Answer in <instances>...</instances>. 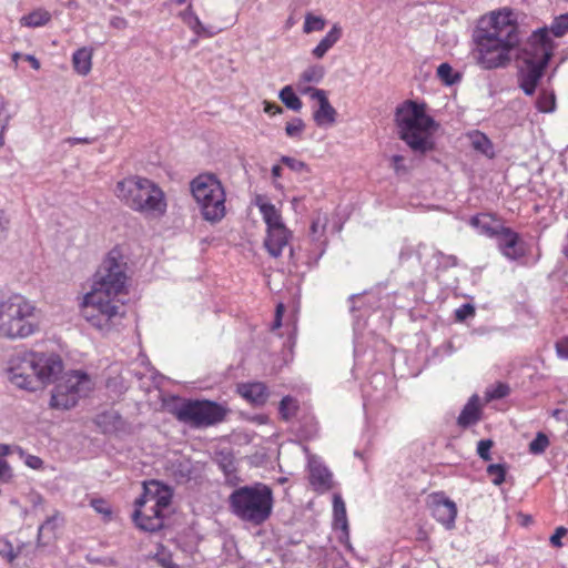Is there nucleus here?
<instances>
[{
  "mask_svg": "<svg viewBox=\"0 0 568 568\" xmlns=\"http://www.w3.org/2000/svg\"><path fill=\"white\" fill-rule=\"evenodd\" d=\"M328 223L326 214L317 213L311 224V245L313 246L312 254L307 257L305 263H316L325 252L326 239L325 230Z\"/></svg>",
  "mask_w": 568,
  "mask_h": 568,
  "instance_id": "17",
  "label": "nucleus"
},
{
  "mask_svg": "<svg viewBox=\"0 0 568 568\" xmlns=\"http://www.w3.org/2000/svg\"><path fill=\"white\" fill-rule=\"evenodd\" d=\"M272 178L274 179V185L277 187L275 180L280 179L282 176V168L278 164H275L272 166Z\"/></svg>",
  "mask_w": 568,
  "mask_h": 568,
  "instance_id": "60",
  "label": "nucleus"
},
{
  "mask_svg": "<svg viewBox=\"0 0 568 568\" xmlns=\"http://www.w3.org/2000/svg\"><path fill=\"white\" fill-rule=\"evenodd\" d=\"M493 447V440L490 439H481L477 444V454L478 456L484 459L485 462H488L491 459L490 449Z\"/></svg>",
  "mask_w": 568,
  "mask_h": 568,
  "instance_id": "43",
  "label": "nucleus"
},
{
  "mask_svg": "<svg viewBox=\"0 0 568 568\" xmlns=\"http://www.w3.org/2000/svg\"><path fill=\"white\" fill-rule=\"evenodd\" d=\"M281 162L293 172L310 173L308 165L305 162L297 160L295 158L283 155L281 158Z\"/></svg>",
  "mask_w": 568,
  "mask_h": 568,
  "instance_id": "41",
  "label": "nucleus"
},
{
  "mask_svg": "<svg viewBox=\"0 0 568 568\" xmlns=\"http://www.w3.org/2000/svg\"><path fill=\"white\" fill-rule=\"evenodd\" d=\"M7 103L3 98L0 97V121L9 120V115L6 112Z\"/></svg>",
  "mask_w": 568,
  "mask_h": 568,
  "instance_id": "61",
  "label": "nucleus"
},
{
  "mask_svg": "<svg viewBox=\"0 0 568 568\" xmlns=\"http://www.w3.org/2000/svg\"><path fill=\"white\" fill-rule=\"evenodd\" d=\"M62 371L63 362L59 355L26 349L9 357L6 375L14 387L34 393L55 382Z\"/></svg>",
  "mask_w": 568,
  "mask_h": 568,
  "instance_id": "3",
  "label": "nucleus"
},
{
  "mask_svg": "<svg viewBox=\"0 0 568 568\" xmlns=\"http://www.w3.org/2000/svg\"><path fill=\"white\" fill-rule=\"evenodd\" d=\"M24 60L28 61L30 63V65L34 69V70H39L40 69V61L32 54H26L24 57Z\"/></svg>",
  "mask_w": 568,
  "mask_h": 568,
  "instance_id": "59",
  "label": "nucleus"
},
{
  "mask_svg": "<svg viewBox=\"0 0 568 568\" xmlns=\"http://www.w3.org/2000/svg\"><path fill=\"white\" fill-rule=\"evenodd\" d=\"M136 362H139L141 365H143L145 367L146 372H151L150 362L145 355L140 354V356L136 358Z\"/></svg>",
  "mask_w": 568,
  "mask_h": 568,
  "instance_id": "62",
  "label": "nucleus"
},
{
  "mask_svg": "<svg viewBox=\"0 0 568 568\" xmlns=\"http://www.w3.org/2000/svg\"><path fill=\"white\" fill-rule=\"evenodd\" d=\"M297 410V402L291 396H285L280 403V414L285 419L292 418Z\"/></svg>",
  "mask_w": 568,
  "mask_h": 568,
  "instance_id": "37",
  "label": "nucleus"
},
{
  "mask_svg": "<svg viewBox=\"0 0 568 568\" xmlns=\"http://www.w3.org/2000/svg\"><path fill=\"white\" fill-rule=\"evenodd\" d=\"M9 120H2L0 121V148L3 145V131L8 124Z\"/></svg>",
  "mask_w": 568,
  "mask_h": 568,
  "instance_id": "63",
  "label": "nucleus"
},
{
  "mask_svg": "<svg viewBox=\"0 0 568 568\" xmlns=\"http://www.w3.org/2000/svg\"><path fill=\"white\" fill-rule=\"evenodd\" d=\"M469 224L476 229L479 234L490 239H495L499 229L503 226L488 214H478L473 216Z\"/></svg>",
  "mask_w": 568,
  "mask_h": 568,
  "instance_id": "25",
  "label": "nucleus"
},
{
  "mask_svg": "<svg viewBox=\"0 0 568 568\" xmlns=\"http://www.w3.org/2000/svg\"><path fill=\"white\" fill-rule=\"evenodd\" d=\"M190 190L205 221L216 223L225 216L226 193L215 174H199L191 181Z\"/></svg>",
  "mask_w": 568,
  "mask_h": 568,
  "instance_id": "10",
  "label": "nucleus"
},
{
  "mask_svg": "<svg viewBox=\"0 0 568 568\" xmlns=\"http://www.w3.org/2000/svg\"><path fill=\"white\" fill-rule=\"evenodd\" d=\"M568 530L560 526L558 528H556L554 535L550 537V544L554 546V547H561L562 546V542H561V538L565 537L567 535Z\"/></svg>",
  "mask_w": 568,
  "mask_h": 568,
  "instance_id": "48",
  "label": "nucleus"
},
{
  "mask_svg": "<svg viewBox=\"0 0 568 568\" xmlns=\"http://www.w3.org/2000/svg\"><path fill=\"white\" fill-rule=\"evenodd\" d=\"M126 262L119 247L112 248L93 275L91 290L80 302L81 317L102 335L119 331L125 306L119 296L125 293Z\"/></svg>",
  "mask_w": 568,
  "mask_h": 568,
  "instance_id": "1",
  "label": "nucleus"
},
{
  "mask_svg": "<svg viewBox=\"0 0 568 568\" xmlns=\"http://www.w3.org/2000/svg\"><path fill=\"white\" fill-rule=\"evenodd\" d=\"M0 556L6 558L9 562H12L18 556L11 542L7 539H0Z\"/></svg>",
  "mask_w": 568,
  "mask_h": 568,
  "instance_id": "44",
  "label": "nucleus"
},
{
  "mask_svg": "<svg viewBox=\"0 0 568 568\" xmlns=\"http://www.w3.org/2000/svg\"><path fill=\"white\" fill-rule=\"evenodd\" d=\"M556 352L558 357L568 359V336L556 343Z\"/></svg>",
  "mask_w": 568,
  "mask_h": 568,
  "instance_id": "50",
  "label": "nucleus"
},
{
  "mask_svg": "<svg viewBox=\"0 0 568 568\" xmlns=\"http://www.w3.org/2000/svg\"><path fill=\"white\" fill-rule=\"evenodd\" d=\"M239 394L248 403L260 406L268 398V390L261 382L241 384L237 387Z\"/></svg>",
  "mask_w": 568,
  "mask_h": 568,
  "instance_id": "20",
  "label": "nucleus"
},
{
  "mask_svg": "<svg viewBox=\"0 0 568 568\" xmlns=\"http://www.w3.org/2000/svg\"><path fill=\"white\" fill-rule=\"evenodd\" d=\"M9 221L7 220L3 212L0 211V237H2L8 229Z\"/></svg>",
  "mask_w": 568,
  "mask_h": 568,
  "instance_id": "58",
  "label": "nucleus"
},
{
  "mask_svg": "<svg viewBox=\"0 0 568 568\" xmlns=\"http://www.w3.org/2000/svg\"><path fill=\"white\" fill-rule=\"evenodd\" d=\"M283 313H284V305L278 304L276 306L275 318L272 324V329H277L278 327H281Z\"/></svg>",
  "mask_w": 568,
  "mask_h": 568,
  "instance_id": "55",
  "label": "nucleus"
},
{
  "mask_svg": "<svg viewBox=\"0 0 568 568\" xmlns=\"http://www.w3.org/2000/svg\"><path fill=\"white\" fill-rule=\"evenodd\" d=\"M175 416L192 427H206L224 419L225 409L209 400H187L175 408Z\"/></svg>",
  "mask_w": 568,
  "mask_h": 568,
  "instance_id": "13",
  "label": "nucleus"
},
{
  "mask_svg": "<svg viewBox=\"0 0 568 568\" xmlns=\"http://www.w3.org/2000/svg\"><path fill=\"white\" fill-rule=\"evenodd\" d=\"M93 49L90 47H82L75 50L72 54L73 70L82 77L88 75L92 69Z\"/></svg>",
  "mask_w": 568,
  "mask_h": 568,
  "instance_id": "24",
  "label": "nucleus"
},
{
  "mask_svg": "<svg viewBox=\"0 0 568 568\" xmlns=\"http://www.w3.org/2000/svg\"><path fill=\"white\" fill-rule=\"evenodd\" d=\"M278 98L285 106L292 111L298 112L303 106L301 99L297 97L292 85H285L280 91Z\"/></svg>",
  "mask_w": 568,
  "mask_h": 568,
  "instance_id": "32",
  "label": "nucleus"
},
{
  "mask_svg": "<svg viewBox=\"0 0 568 568\" xmlns=\"http://www.w3.org/2000/svg\"><path fill=\"white\" fill-rule=\"evenodd\" d=\"M343 29L338 23H334L317 45L312 50L315 59H322L341 40Z\"/></svg>",
  "mask_w": 568,
  "mask_h": 568,
  "instance_id": "22",
  "label": "nucleus"
},
{
  "mask_svg": "<svg viewBox=\"0 0 568 568\" xmlns=\"http://www.w3.org/2000/svg\"><path fill=\"white\" fill-rule=\"evenodd\" d=\"M317 108L313 111V120L320 128H327L336 122L337 112L329 103L326 91L315 92Z\"/></svg>",
  "mask_w": 568,
  "mask_h": 568,
  "instance_id": "19",
  "label": "nucleus"
},
{
  "mask_svg": "<svg viewBox=\"0 0 568 568\" xmlns=\"http://www.w3.org/2000/svg\"><path fill=\"white\" fill-rule=\"evenodd\" d=\"M325 74V70L322 65L315 64L306 68L300 75L298 80L310 83H320Z\"/></svg>",
  "mask_w": 568,
  "mask_h": 568,
  "instance_id": "35",
  "label": "nucleus"
},
{
  "mask_svg": "<svg viewBox=\"0 0 568 568\" xmlns=\"http://www.w3.org/2000/svg\"><path fill=\"white\" fill-rule=\"evenodd\" d=\"M97 423L104 433L116 432L123 426L121 416L115 412H106L99 415Z\"/></svg>",
  "mask_w": 568,
  "mask_h": 568,
  "instance_id": "29",
  "label": "nucleus"
},
{
  "mask_svg": "<svg viewBox=\"0 0 568 568\" xmlns=\"http://www.w3.org/2000/svg\"><path fill=\"white\" fill-rule=\"evenodd\" d=\"M351 302L352 312H357V314L354 315V355L358 358L357 334L363 326L359 323V317L364 316L368 310H382L387 307L390 304V297L388 295L382 296L381 291H372L362 295H353Z\"/></svg>",
  "mask_w": 568,
  "mask_h": 568,
  "instance_id": "14",
  "label": "nucleus"
},
{
  "mask_svg": "<svg viewBox=\"0 0 568 568\" xmlns=\"http://www.w3.org/2000/svg\"><path fill=\"white\" fill-rule=\"evenodd\" d=\"M394 121L399 138L414 151L426 153L434 149L435 120L426 113L425 105L412 100L400 103Z\"/></svg>",
  "mask_w": 568,
  "mask_h": 568,
  "instance_id": "5",
  "label": "nucleus"
},
{
  "mask_svg": "<svg viewBox=\"0 0 568 568\" xmlns=\"http://www.w3.org/2000/svg\"><path fill=\"white\" fill-rule=\"evenodd\" d=\"M65 141H67V143H69L71 145H74L78 143L90 144V143H93L95 141V139H93V138H68Z\"/></svg>",
  "mask_w": 568,
  "mask_h": 568,
  "instance_id": "57",
  "label": "nucleus"
},
{
  "mask_svg": "<svg viewBox=\"0 0 568 568\" xmlns=\"http://www.w3.org/2000/svg\"><path fill=\"white\" fill-rule=\"evenodd\" d=\"M548 446V437L544 433L539 432L537 433L536 437L530 442L529 452L534 455H540L545 453Z\"/></svg>",
  "mask_w": 568,
  "mask_h": 568,
  "instance_id": "40",
  "label": "nucleus"
},
{
  "mask_svg": "<svg viewBox=\"0 0 568 568\" xmlns=\"http://www.w3.org/2000/svg\"><path fill=\"white\" fill-rule=\"evenodd\" d=\"M172 500V490L158 480L143 484V494L135 500L133 520L144 531L154 532L164 524V510Z\"/></svg>",
  "mask_w": 568,
  "mask_h": 568,
  "instance_id": "9",
  "label": "nucleus"
},
{
  "mask_svg": "<svg viewBox=\"0 0 568 568\" xmlns=\"http://www.w3.org/2000/svg\"><path fill=\"white\" fill-rule=\"evenodd\" d=\"M110 26L116 30H124L129 27V21L120 16H113L110 18Z\"/></svg>",
  "mask_w": 568,
  "mask_h": 568,
  "instance_id": "52",
  "label": "nucleus"
},
{
  "mask_svg": "<svg viewBox=\"0 0 568 568\" xmlns=\"http://www.w3.org/2000/svg\"><path fill=\"white\" fill-rule=\"evenodd\" d=\"M481 417L480 398L473 395L462 409L457 423L462 427L475 425Z\"/></svg>",
  "mask_w": 568,
  "mask_h": 568,
  "instance_id": "21",
  "label": "nucleus"
},
{
  "mask_svg": "<svg viewBox=\"0 0 568 568\" xmlns=\"http://www.w3.org/2000/svg\"><path fill=\"white\" fill-rule=\"evenodd\" d=\"M26 465L29 466L32 469H40L43 465V462L40 457L34 455H28L26 457Z\"/></svg>",
  "mask_w": 568,
  "mask_h": 568,
  "instance_id": "53",
  "label": "nucleus"
},
{
  "mask_svg": "<svg viewBox=\"0 0 568 568\" xmlns=\"http://www.w3.org/2000/svg\"><path fill=\"white\" fill-rule=\"evenodd\" d=\"M37 307L33 302L20 294L0 301V336L8 339H22L33 335L39 325L36 321Z\"/></svg>",
  "mask_w": 568,
  "mask_h": 568,
  "instance_id": "8",
  "label": "nucleus"
},
{
  "mask_svg": "<svg viewBox=\"0 0 568 568\" xmlns=\"http://www.w3.org/2000/svg\"><path fill=\"white\" fill-rule=\"evenodd\" d=\"M92 378L83 371L67 372L55 384L51 393L50 407L55 409H70L79 399L93 389Z\"/></svg>",
  "mask_w": 568,
  "mask_h": 568,
  "instance_id": "11",
  "label": "nucleus"
},
{
  "mask_svg": "<svg viewBox=\"0 0 568 568\" xmlns=\"http://www.w3.org/2000/svg\"><path fill=\"white\" fill-rule=\"evenodd\" d=\"M429 505L436 521L447 530L455 527L457 506L452 499L447 498L443 493H437L432 495Z\"/></svg>",
  "mask_w": 568,
  "mask_h": 568,
  "instance_id": "15",
  "label": "nucleus"
},
{
  "mask_svg": "<svg viewBox=\"0 0 568 568\" xmlns=\"http://www.w3.org/2000/svg\"><path fill=\"white\" fill-rule=\"evenodd\" d=\"M326 26V20L321 16H315L311 12L305 14L303 32L308 34L312 32H317L324 30Z\"/></svg>",
  "mask_w": 568,
  "mask_h": 568,
  "instance_id": "33",
  "label": "nucleus"
},
{
  "mask_svg": "<svg viewBox=\"0 0 568 568\" xmlns=\"http://www.w3.org/2000/svg\"><path fill=\"white\" fill-rule=\"evenodd\" d=\"M474 314H475V308L470 304H463L455 312L456 318L458 321H464L467 317L473 316Z\"/></svg>",
  "mask_w": 568,
  "mask_h": 568,
  "instance_id": "47",
  "label": "nucleus"
},
{
  "mask_svg": "<svg viewBox=\"0 0 568 568\" xmlns=\"http://www.w3.org/2000/svg\"><path fill=\"white\" fill-rule=\"evenodd\" d=\"M91 506L97 513L103 515L105 518H109L111 516V507L105 500L92 499Z\"/></svg>",
  "mask_w": 568,
  "mask_h": 568,
  "instance_id": "45",
  "label": "nucleus"
},
{
  "mask_svg": "<svg viewBox=\"0 0 568 568\" xmlns=\"http://www.w3.org/2000/svg\"><path fill=\"white\" fill-rule=\"evenodd\" d=\"M507 468L504 464H490L487 467V474L491 477V483L500 486L506 478Z\"/></svg>",
  "mask_w": 568,
  "mask_h": 568,
  "instance_id": "38",
  "label": "nucleus"
},
{
  "mask_svg": "<svg viewBox=\"0 0 568 568\" xmlns=\"http://www.w3.org/2000/svg\"><path fill=\"white\" fill-rule=\"evenodd\" d=\"M11 478L12 469L10 465L4 459L0 458V480L8 483Z\"/></svg>",
  "mask_w": 568,
  "mask_h": 568,
  "instance_id": "49",
  "label": "nucleus"
},
{
  "mask_svg": "<svg viewBox=\"0 0 568 568\" xmlns=\"http://www.w3.org/2000/svg\"><path fill=\"white\" fill-rule=\"evenodd\" d=\"M499 252L509 261H517L524 256L525 251L520 243V236L509 227L501 226L496 237Z\"/></svg>",
  "mask_w": 568,
  "mask_h": 568,
  "instance_id": "16",
  "label": "nucleus"
},
{
  "mask_svg": "<svg viewBox=\"0 0 568 568\" xmlns=\"http://www.w3.org/2000/svg\"><path fill=\"white\" fill-rule=\"evenodd\" d=\"M469 140L471 143V146L480 152L481 154L494 158V146L491 141L488 139V136L479 131H474L469 133Z\"/></svg>",
  "mask_w": 568,
  "mask_h": 568,
  "instance_id": "28",
  "label": "nucleus"
},
{
  "mask_svg": "<svg viewBox=\"0 0 568 568\" xmlns=\"http://www.w3.org/2000/svg\"><path fill=\"white\" fill-rule=\"evenodd\" d=\"M561 252H562L564 256L568 260V231H567V234L565 235Z\"/></svg>",
  "mask_w": 568,
  "mask_h": 568,
  "instance_id": "64",
  "label": "nucleus"
},
{
  "mask_svg": "<svg viewBox=\"0 0 568 568\" xmlns=\"http://www.w3.org/2000/svg\"><path fill=\"white\" fill-rule=\"evenodd\" d=\"M437 78L445 84V85H454L462 80V74L453 69V67L444 62L438 65L436 70Z\"/></svg>",
  "mask_w": 568,
  "mask_h": 568,
  "instance_id": "30",
  "label": "nucleus"
},
{
  "mask_svg": "<svg viewBox=\"0 0 568 568\" xmlns=\"http://www.w3.org/2000/svg\"><path fill=\"white\" fill-rule=\"evenodd\" d=\"M305 123L301 118H294L285 125V133L292 139H300L304 132Z\"/></svg>",
  "mask_w": 568,
  "mask_h": 568,
  "instance_id": "39",
  "label": "nucleus"
},
{
  "mask_svg": "<svg viewBox=\"0 0 568 568\" xmlns=\"http://www.w3.org/2000/svg\"><path fill=\"white\" fill-rule=\"evenodd\" d=\"M255 205L267 226V234L264 240V247L272 257L282 255L283 250L288 246L291 232L282 221L280 211L266 197L258 195Z\"/></svg>",
  "mask_w": 568,
  "mask_h": 568,
  "instance_id": "12",
  "label": "nucleus"
},
{
  "mask_svg": "<svg viewBox=\"0 0 568 568\" xmlns=\"http://www.w3.org/2000/svg\"><path fill=\"white\" fill-rule=\"evenodd\" d=\"M536 108L544 113H551L556 110V97L552 90L541 89L536 100Z\"/></svg>",
  "mask_w": 568,
  "mask_h": 568,
  "instance_id": "31",
  "label": "nucleus"
},
{
  "mask_svg": "<svg viewBox=\"0 0 568 568\" xmlns=\"http://www.w3.org/2000/svg\"><path fill=\"white\" fill-rule=\"evenodd\" d=\"M556 47L557 43L548 37L546 28L534 31L528 38L518 73L519 88L526 95L535 93Z\"/></svg>",
  "mask_w": 568,
  "mask_h": 568,
  "instance_id": "6",
  "label": "nucleus"
},
{
  "mask_svg": "<svg viewBox=\"0 0 568 568\" xmlns=\"http://www.w3.org/2000/svg\"><path fill=\"white\" fill-rule=\"evenodd\" d=\"M114 195L132 211L146 219L160 220L168 212V199L154 181L130 175L116 182Z\"/></svg>",
  "mask_w": 568,
  "mask_h": 568,
  "instance_id": "4",
  "label": "nucleus"
},
{
  "mask_svg": "<svg viewBox=\"0 0 568 568\" xmlns=\"http://www.w3.org/2000/svg\"><path fill=\"white\" fill-rule=\"evenodd\" d=\"M57 527V518L53 516V517H49L40 527H39V530H38V539L39 541L41 540L42 536L49 531V532H53L54 529Z\"/></svg>",
  "mask_w": 568,
  "mask_h": 568,
  "instance_id": "46",
  "label": "nucleus"
},
{
  "mask_svg": "<svg viewBox=\"0 0 568 568\" xmlns=\"http://www.w3.org/2000/svg\"><path fill=\"white\" fill-rule=\"evenodd\" d=\"M12 452H18L20 455L23 454V450L20 447H12L8 444H0V458L8 456Z\"/></svg>",
  "mask_w": 568,
  "mask_h": 568,
  "instance_id": "54",
  "label": "nucleus"
},
{
  "mask_svg": "<svg viewBox=\"0 0 568 568\" xmlns=\"http://www.w3.org/2000/svg\"><path fill=\"white\" fill-rule=\"evenodd\" d=\"M334 527L342 531L341 540L349 538V527L346 515V506L341 495L333 496Z\"/></svg>",
  "mask_w": 568,
  "mask_h": 568,
  "instance_id": "23",
  "label": "nucleus"
},
{
  "mask_svg": "<svg viewBox=\"0 0 568 568\" xmlns=\"http://www.w3.org/2000/svg\"><path fill=\"white\" fill-rule=\"evenodd\" d=\"M273 505V491L262 483L239 487L229 497L231 513L242 521L255 526L270 518Z\"/></svg>",
  "mask_w": 568,
  "mask_h": 568,
  "instance_id": "7",
  "label": "nucleus"
},
{
  "mask_svg": "<svg viewBox=\"0 0 568 568\" xmlns=\"http://www.w3.org/2000/svg\"><path fill=\"white\" fill-rule=\"evenodd\" d=\"M548 30V37L550 38V33L557 38L565 36L568 33V13L560 14L556 17L550 27L547 28Z\"/></svg>",
  "mask_w": 568,
  "mask_h": 568,
  "instance_id": "34",
  "label": "nucleus"
},
{
  "mask_svg": "<svg viewBox=\"0 0 568 568\" xmlns=\"http://www.w3.org/2000/svg\"><path fill=\"white\" fill-rule=\"evenodd\" d=\"M510 387L506 383H497L486 389L485 396L487 400L500 399L508 396Z\"/></svg>",
  "mask_w": 568,
  "mask_h": 568,
  "instance_id": "36",
  "label": "nucleus"
},
{
  "mask_svg": "<svg viewBox=\"0 0 568 568\" xmlns=\"http://www.w3.org/2000/svg\"><path fill=\"white\" fill-rule=\"evenodd\" d=\"M404 158L402 155L395 154L390 158L392 168L394 171L399 174L406 171V166L404 165Z\"/></svg>",
  "mask_w": 568,
  "mask_h": 568,
  "instance_id": "51",
  "label": "nucleus"
},
{
  "mask_svg": "<svg viewBox=\"0 0 568 568\" xmlns=\"http://www.w3.org/2000/svg\"><path fill=\"white\" fill-rule=\"evenodd\" d=\"M310 483L316 491L324 493L332 487V474L315 456L308 457Z\"/></svg>",
  "mask_w": 568,
  "mask_h": 568,
  "instance_id": "18",
  "label": "nucleus"
},
{
  "mask_svg": "<svg viewBox=\"0 0 568 568\" xmlns=\"http://www.w3.org/2000/svg\"><path fill=\"white\" fill-rule=\"evenodd\" d=\"M180 17L183 22L195 33L196 38H210L215 34L214 31L210 30L209 27L202 23L199 16L193 11L191 4L183 12H181Z\"/></svg>",
  "mask_w": 568,
  "mask_h": 568,
  "instance_id": "26",
  "label": "nucleus"
},
{
  "mask_svg": "<svg viewBox=\"0 0 568 568\" xmlns=\"http://www.w3.org/2000/svg\"><path fill=\"white\" fill-rule=\"evenodd\" d=\"M50 20L51 13L43 8H38L30 13L22 16L20 24L28 28H40L49 23Z\"/></svg>",
  "mask_w": 568,
  "mask_h": 568,
  "instance_id": "27",
  "label": "nucleus"
},
{
  "mask_svg": "<svg viewBox=\"0 0 568 568\" xmlns=\"http://www.w3.org/2000/svg\"><path fill=\"white\" fill-rule=\"evenodd\" d=\"M517 13L503 7L480 16L471 31L470 58L481 70L506 68L519 45Z\"/></svg>",
  "mask_w": 568,
  "mask_h": 568,
  "instance_id": "2",
  "label": "nucleus"
},
{
  "mask_svg": "<svg viewBox=\"0 0 568 568\" xmlns=\"http://www.w3.org/2000/svg\"><path fill=\"white\" fill-rule=\"evenodd\" d=\"M296 90L298 93L303 95H308L311 100H315L317 98L315 92H323V89H317L311 85L310 82H303L301 80H297L296 82Z\"/></svg>",
  "mask_w": 568,
  "mask_h": 568,
  "instance_id": "42",
  "label": "nucleus"
},
{
  "mask_svg": "<svg viewBox=\"0 0 568 568\" xmlns=\"http://www.w3.org/2000/svg\"><path fill=\"white\" fill-rule=\"evenodd\" d=\"M264 111L270 115L282 113V108L278 104L265 102Z\"/></svg>",
  "mask_w": 568,
  "mask_h": 568,
  "instance_id": "56",
  "label": "nucleus"
}]
</instances>
